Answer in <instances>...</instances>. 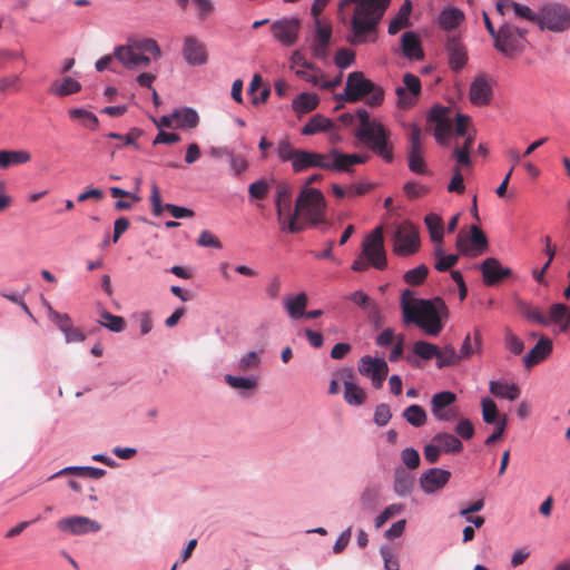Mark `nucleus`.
<instances>
[{
    "label": "nucleus",
    "instance_id": "obj_26",
    "mask_svg": "<svg viewBox=\"0 0 570 570\" xmlns=\"http://www.w3.org/2000/svg\"><path fill=\"white\" fill-rule=\"evenodd\" d=\"M401 50L410 60H422L424 51L420 37L412 31L404 32L401 37Z\"/></svg>",
    "mask_w": 570,
    "mask_h": 570
},
{
    "label": "nucleus",
    "instance_id": "obj_40",
    "mask_svg": "<svg viewBox=\"0 0 570 570\" xmlns=\"http://www.w3.org/2000/svg\"><path fill=\"white\" fill-rule=\"evenodd\" d=\"M332 128H333V122L331 119L324 117L323 115L316 114L302 128V134L309 136V135H314L317 132L331 130Z\"/></svg>",
    "mask_w": 570,
    "mask_h": 570
},
{
    "label": "nucleus",
    "instance_id": "obj_48",
    "mask_svg": "<svg viewBox=\"0 0 570 570\" xmlns=\"http://www.w3.org/2000/svg\"><path fill=\"white\" fill-rule=\"evenodd\" d=\"M99 316H100L99 323L102 326L110 330L111 332L119 333V332H122L126 327V322H125L124 317H121V316L114 315L105 309L100 312Z\"/></svg>",
    "mask_w": 570,
    "mask_h": 570
},
{
    "label": "nucleus",
    "instance_id": "obj_35",
    "mask_svg": "<svg viewBox=\"0 0 570 570\" xmlns=\"http://www.w3.org/2000/svg\"><path fill=\"white\" fill-rule=\"evenodd\" d=\"M30 159L31 155L26 150H0L1 169H7L11 166L27 164L30 161Z\"/></svg>",
    "mask_w": 570,
    "mask_h": 570
},
{
    "label": "nucleus",
    "instance_id": "obj_43",
    "mask_svg": "<svg viewBox=\"0 0 570 570\" xmlns=\"http://www.w3.org/2000/svg\"><path fill=\"white\" fill-rule=\"evenodd\" d=\"M461 361L462 358L460 357V354L454 350L453 346L446 345L442 350L439 348V354L436 355L438 368L455 366Z\"/></svg>",
    "mask_w": 570,
    "mask_h": 570
},
{
    "label": "nucleus",
    "instance_id": "obj_10",
    "mask_svg": "<svg viewBox=\"0 0 570 570\" xmlns=\"http://www.w3.org/2000/svg\"><path fill=\"white\" fill-rule=\"evenodd\" d=\"M419 247L416 228L410 223L399 225L393 236V252L399 256H410L416 253Z\"/></svg>",
    "mask_w": 570,
    "mask_h": 570
},
{
    "label": "nucleus",
    "instance_id": "obj_45",
    "mask_svg": "<svg viewBox=\"0 0 570 570\" xmlns=\"http://www.w3.org/2000/svg\"><path fill=\"white\" fill-rule=\"evenodd\" d=\"M519 312L528 320L533 321L540 325L548 326L547 316L538 308L524 301L518 302Z\"/></svg>",
    "mask_w": 570,
    "mask_h": 570
},
{
    "label": "nucleus",
    "instance_id": "obj_39",
    "mask_svg": "<svg viewBox=\"0 0 570 570\" xmlns=\"http://www.w3.org/2000/svg\"><path fill=\"white\" fill-rule=\"evenodd\" d=\"M464 14L458 8L444 9L439 17V24L444 30H452L463 21Z\"/></svg>",
    "mask_w": 570,
    "mask_h": 570
},
{
    "label": "nucleus",
    "instance_id": "obj_42",
    "mask_svg": "<svg viewBox=\"0 0 570 570\" xmlns=\"http://www.w3.org/2000/svg\"><path fill=\"white\" fill-rule=\"evenodd\" d=\"M456 401L455 393L451 391H442L435 393L431 399V412L432 414L444 411L445 409L452 406Z\"/></svg>",
    "mask_w": 570,
    "mask_h": 570
},
{
    "label": "nucleus",
    "instance_id": "obj_54",
    "mask_svg": "<svg viewBox=\"0 0 570 570\" xmlns=\"http://www.w3.org/2000/svg\"><path fill=\"white\" fill-rule=\"evenodd\" d=\"M377 492L374 489H365L360 497V509L364 513H372L376 509Z\"/></svg>",
    "mask_w": 570,
    "mask_h": 570
},
{
    "label": "nucleus",
    "instance_id": "obj_24",
    "mask_svg": "<svg viewBox=\"0 0 570 570\" xmlns=\"http://www.w3.org/2000/svg\"><path fill=\"white\" fill-rule=\"evenodd\" d=\"M445 48L451 69L461 70L468 62L466 49L462 41L459 38L451 37L448 39Z\"/></svg>",
    "mask_w": 570,
    "mask_h": 570
},
{
    "label": "nucleus",
    "instance_id": "obj_28",
    "mask_svg": "<svg viewBox=\"0 0 570 570\" xmlns=\"http://www.w3.org/2000/svg\"><path fill=\"white\" fill-rule=\"evenodd\" d=\"M307 303L308 297L306 293L302 292L297 295L287 296L284 299V307L291 318L298 320L304 316Z\"/></svg>",
    "mask_w": 570,
    "mask_h": 570
},
{
    "label": "nucleus",
    "instance_id": "obj_6",
    "mask_svg": "<svg viewBox=\"0 0 570 570\" xmlns=\"http://www.w3.org/2000/svg\"><path fill=\"white\" fill-rule=\"evenodd\" d=\"M525 35V29H520L510 23H503L498 29L494 47L504 56L513 57L523 51L527 43Z\"/></svg>",
    "mask_w": 570,
    "mask_h": 570
},
{
    "label": "nucleus",
    "instance_id": "obj_64",
    "mask_svg": "<svg viewBox=\"0 0 570 570\" xmlns=\"http://www.w3.org/2000/svg\"><path fill=\"white\" fill-rule=\"evenodd\" d=\"M401 458L410 470H414L420 465V454L414 448H405L401 453Z\"/></svg>",
    "mask_w": 570,
    "mask_h": 570
},
{
    "label": "nucleus",
    "instance_id": "obj_20",
    "mask_svg": "<svg viewBox=\"0 0 570 570\" xmlns=\"http://www.w3.org/2000/svg\"><path fill=\"white\" fill-rule=\"evenodd\" d=\"M183 56L190 66H202L208 60L207 49L204 42L194 36H188L184 40Z\"/></svg>",
    "mask_w": 570,
    "mask_h": 570
},
{
    "label": "nucleus",
    "instance_id": "obj_5",
    "mask_svg": "<svg viewBox=\"0 0 570 570\" xmlns=\"http://www.w3.org/2000/svg\"><path fill=\"white\" fill-rule=\"evenodd\" d=\"M345 99L348 102L365 101L371 107L381 106L384 101V89L366 78L362 71L347 75L345 83Z\"/></svg>",
    "mask_w": 570,
    "mask_h": 570
},
{
    "label": "nucleus",
    "instance_id": "obj_31",
    "mask_svg": "<svg viewBox=\"0 0 570 570\" xmlns=\"http://www.w3.org/2000/svg\"><path fill=\"white\" fill-rule=\"evenodd\" d=\"M346 298L351 302H353L355 305H357L360 308H362L364 312L367 313L368 317L372 320H375L380 315V309L376 303L364 292L356 291Z\"/></svg>",
    "mask_w": 570,
    "mask_h": 570
},
{
    "label": "nucleus",
    "instance_id": "obj_51",
    "mask_svg": "<svg viewBox=\"0 0 570 570\" xmlns=\"http://www.w3.org/2000/svg\"><path fill=\"white\" fill-rule=\"evenodd\" d=\"M302 149H295L288 140H282L277 147V155L282 161H291L293 170L295 171L296 159Z\"/></svg>",
    "mask_w": 570,
    "mask_h": 570
},
{
    "label": "nucleus",
    "instance_id": "obj_58",
    "mask_svg": "<svg viewBox=\"0 0 570 570\" xmlns=\"http://www.w3.org/2000/svg\"><path fill=\"white\" fill-rule=\"evenodd\" d=\"M511 8L513 9L517 17L525 19L539 26L540 12L535 13L528 6L520 4L518 2H511Z\"/></svg>",
    "mask_w": 570,
    "mask_h": 570
},
{
    "label": "nucleus",
    "instance_id": "obj_30",
    "mask_svg": "<svg viewBox=\"0 0 570 570\" xmlns=\"http://www.w3.org/2000/svg\"><path fill=\"white\" fill-rule=\"evenodd\" d=\"M482 334L478 328L473 331L472 335L466 334L459 352L460 357L462 360H466L474 354H480L482 350Z\"/></svg>",
    "mask_w": 570,
    "mask_h": 570
},
{
    "label": "nucleus",
    "instance_id": "obj_3",
    "mask_svg": "<svg viewBox=\"0 0 570 570\" xmlns=\"http://www.w3.org/2000/svg\"><path fill=\"white\" fill-rule=\"evenodd\" d=\"M302 216L312 226L325 222L326 200L320 189L304 186L296 199L293 215H291L288 232L292 234L304 230L305 225L298 222Z\"/></svg>",
    "mask_w": 570,
    "mask_h": 570
},
{
    "label": "nucleus",
    "instance_id": "obj_47",
    "mask_svg": "<svg viewBox=\"0 0 570 570\" xmlns=\"http://www.w3.org/2000/svg\"><path fill=\"white\" fill-rule=\"evenodd\" d=\"M176 127L178 128H195L198 125L199 117L193 109H183L175 111Z\"/></svg>",
    "mask_w": 570,
    "mask_h": 570
},
{
    "label": "nucleus",
    "instance_id": "obj_1",
    "mask_svg": "<svg viewBox=\"0 0 570 570\" xmlns=\"http://www.w3.org/2000/svg\"><path fill=\"white\" fill-rule=\"evenodd\" d=\"M391 0H341L338 13L343 14L345 7L355 4L351 18L352 36L348 38L351 45L357 46L367 41H375L377 24L386 11Z\"/></svg>",
    "mask_w": 570,
    "mask_h": 570
},
{
    "label": "nucleus",
    "instance_id": "obj_9",
    "mask_svg": "<svg viewBox=\"0 0 570 570\" xmlns=\"http://www.w3.org/2000/svg\"><path fill=\"white\" fill-rule=\"evenodd\" d=\"M539 27L553 32L570 28V11L560 3H549L540 8Z\"/></svg>",
    "mask_w": 570,
    "mask_h": 570
},
{
    "label": "nucleus",
    "instance_id": "obj_55",
    "mask_svg": "<svg viewBox=\"0 0 570 570\" xmlns=\"http://www.w3.org/2000/svg\"><path fill=\"white\" fill-rule=\"evenodd\" d=\"M428 274L429 268L426 267V265L422 264L413 269L407 271L404 274L403 278L405 283H407L409 285L417 286L425 281Z\"/></svg>",
    "mask_w": 570,
    "mask_h": 570
},
{
    "label": "nucleus",
    "instance_id": "obj_60",
    "mask_svg": "<svg viewBox=\"0 0 570 570\" xmlns=\"http://www.w3.org/2000/svg\"><path fill=\"white\" fill-rule=\"evenodd\" d=\"M335 65L341 69H346L355 61V52L347 48H341L335 55Z\"/></svg>",
    "mask_w": 570,
    "mask_h": 570
},
{
    "label": "nucleus",
    "instance_id": "obj_14",
    "mask_svg": "<svg viewBox=\"0 0 570 570\" xmlns=\"http://www.w3.org/2000/svg\"><path fill=\"white\" fill-rule=\"evenodd\" d=\"M292 187L285 183H281L276 188L275 206L277 220L282 230L288 232V224L292 210Z\"/></svg>",
    "mask_w": 570,
    "mask_h": 570
},
{
    "label": "nucleus",
    "instance_id": "obj_21",
    "mask_svg": "<svg viewBox=\"0 0 570 570\" xmlns=\"http://www.w3.org/2000/svg\"><path fill=\"white\" fill-rule=\"evenodd\" d=\"M450 478V471L432 468L421 475L420 485L425 493H434L441 490L449 482Z\"/></svg>",
    "mask_w": 570,
    "mask_h": 570
},
{
    "label": "nucleus",
    "instance_id": "obj_12",
    "mask_svg": "<svg viewBox=\"0 0 570 570\" xmlns=\"http://www.w3.org/2000/svg\"><path fill=\"white\" fill-rule=\"evenodd\" d=\"M358 372L371 379L375 389H381L389 373V365L383 358L365 355L361 357Z\"/></svg>",
    "mask_w": 570,
    "mask_h": 570
},
{
    "label": "nucleus",
    "instance_id": "obj_46",
    "mask_svg": "<svg viewBox=\"0 0 570 570\" xmlns=\"http://www.w3.org/2000/svg\"><path fill=\"white\" fill-rule=\"evenodd\" d=\"M356 117L360 120V129L356 131L355 136L361 139L371 131H373L376 126H381L382 124L376 120H371L370 114L367 110L361 108L356 111Z\"/></svg>",
    "mask_w": 570,
    "mask_h": 570
},
{
    "label": "nucleus",
    "instance_id": "obj_38",
    "mask_svg": "<svg viewBox=\"0 0 570 570\" xmlns=\"http://www.w3.org/2000/svg\"><path fill=\"white\" fill-rule=\"evenodd\" d=\"M433 257L435 259L434 268L438 272H448L458 263L460 254L445 255L442 244H439L434 246Z\"/></svg>",
    "mask_w": 570,
    "mask_h": 570
},
{
    "label": "nucleus",
    "instance_id": "obj_52",
    "mask_svg": "<svg viewBox=\"0 0 570 570\" xmlns=\"http://www.w3.org/2000/svg\"><path fill=\"white\" fill-rule=\"evenodd\" d=\"M413 353L424 361L436 358L439 347L435 344L417 341L413 345Z\"/></svg>",
    "mask_w": 570,
    "mask_h": 570
},
{
    "label": "nucleus",
    "instance_id": "obj_27",
    "mask_svg": "<svg viewBox=\"0 0 570 570\" xmlns=\"http://www.w3.org/2000/svg\"><path fill=\"white\" fill-rule=\"evenodd\" d=\"M489 391L495 397L507 399L509 401H515L521 394L518 384L503 381H490Z\"/></svg>",
    "mask_w": 570,
    "mask_h": 570
},
{
    "label": "nucleus",
    "instance_id": "obj_17",
    "mask_svg": "<svg viewBox=\"0 0 570 570\" xmlns=\"http://www.w3.org/2000/svg\"><path fill=\"white\" fill-rule=\"evenodd\" d=\"M299 20L297 18L277 20L272 24V33L282 45L293 46L298 37Z\"/></svg>",
    "mask_w": 570,
    "mask_h": 570
},
{
    "label": "nucleus",
    "instance_id": "obj_11",
    "mask_svg": "<svg viewBox=\"0 0 570 570\" xmlns=\"http://www.w3.org/2000/svg\"><path fill=\"white\" fill-rule=\"evenodd\" d=\"M390 131L383 126L376 128L360 140L370 145L371 149L382 157L384 161H393V146L389 142Z\"/></svg>",
    "mask_w": 570,
    "mask_h": 570
},
{
    "label": "nucleus",
    "instance_id": "obj_44",
    "mask_svg": "<svg viewBox=\"0 0 570 570\" xmlns=\"http://www.w3.org/2000/svg\"><path fill=\"white\" fill-rule=\"evenodd\" d=\"M402 415L407 423L415 428L423 426L426 423V412L421 405L417 404L407 406L403 411Z\"/></svg>",
    "mask_w": 570,
    "mask_h": 570
},
{
    "label": "nucleus",
    "instance_id": "obj_18",
    "mask_svg": "<svg viewBox=\"0 0 570 570\" xmlns=\"http://www.w3.org/2000/svg\"><path fill=\"white\" fill-rule=\"evenodd\" d=\"M492 79L481 73L475 77L470 86V100L473 105L476 106H487L491 102L493 90H492Z\"/></svg>",
    "mask_w": 570,
    "mask_h": 570
},
{
    "label": "nucleus",
    "instance_id": "obj_25",
    "mask_svg": "<svg viewBox=\"0 0 570 570\" xmlns=\"http://www.w3.org/2000/svg\"><path fill=\"white\" fill-rule=\"evenodd\" d=\"M429 118L431 121L435 122L434 137L436 141L444 144L452 132V122L448 119L445 109L434 108Z\"/></svg>",
    "mask_w": 570,
    "mask_h": 570
},
{
    "label": "nucleus",
    "instance_id": "obj_56",
    "mask_svg": "<svg viewBox=\"0 0 570 570\" xmlns=\"http://www.w3.org/2000/svg\"><path fill=\"white\" fill-rule=\"evenodd\" d=\"M409 169L417 175H428L425 160L423 153H407Z\"/></svg>",
    "mask_w": 570,
    "mask_h": 570
},
{
    "label": "nucleus",
    "instance_id": "obj_23",
    "mask_svg": "<svg viewBox=\"0 0 570 570\" xmlns=\"http://www.w3.org/2000/svg\"><path fill=\"white\" fill-rule=\"evenodd\" d=\"M150 202L153 206V214L155 216H159L164 209L169 212L170 215L175 218H191L195 215L191 209L180 207L177 205L166 204L165 206H163L159 189L155 184L151 186Z\"/></svg>",
    "mask_w": 570,
    "mask_h": 570
},
{
    "label": "nucleus",
    "instance_id": "obj_61",
    "mask_svg": "<svg viewBox=\"0 0 570 570\" xmlns=\"http://www.w3.org/2000/svg\"><path fill=\"white\" fill-rule=\"evenodd\" d=\"M453 177L448 185V191L463 194L465 190L463 175L461 173V168L459 166H454L452 169Z\"/></svg>",
    "mask_w": 570,
    "mask_h": 570
},
{
    "label": "nucleus",
    "instance_id": "obj_8",
    "mask_svg": "<svg viewBox=\"0 0 570 570\" xmlns=\"http://www.w3.org/2000/svg\"><path fill=\"white\" fill-rule=\"evenodd\" d=\"M362 254L371 266L383 271L387 266L386 253L384 249L383 228H374L362 243Z\"/></svg>",
    "mask_w": 570,
    "mask_h": 570
},
{
    "label": "nucleus",
    "instance_id": "obj_34",
    "mask_svg": "<svg viewBox=\"0 0 570 570\" xmlns=\"http://www.w3.org/2000/svg\"><path fill=\"white\" fill-rule=\"evenodd\" d=\"M433 443H436L441 450L445 453H460L463 450L462 442L453 434L446 432L436 433L433 439Z\"/></svg>",
    "mask_w": 570,
    "mask_h": 570
},
{
    "label": "nucleus",
    "instance_id": "obj_57",
    "mask_svg": "<svg viewBox=\"0 0 570 570\" xmlns=\"http://www.w3.org/2000/svg\"><path fill=\"white\" fill-rule=\"evenodd\" d=\"M226 383L236 390H253L257 385V381L255 379L239 377L227 374L225 376Z\"/></svg>",
    "mask_w": 570,
    "mask_h": 570
},
{
    "label": "nucleus",
    "instance_id": "obj_4",
    "mask_svg": "<svg viewBox=\"0 0 570 570\" xmlns=\"http://www.w3.org/2000/svg\"><path fill=\"white\" fill-rule=\"evenodd\" d=\"M114 55L125 68L135 69L147 67L150 63L148 55L157 59L161 51L156 40L146 38L130 40L126 46L115 48Z\"/></svg>",
    "mask_w": 570,
    "mask_h": 570
},
{
    "label": "nucleus",
    "instance_id": "obj_59",
    "mask_svg": "<svg viewBox=\"0 0 570 570\" xmlns=\"http://www.w3.org/2000/svg\"><path fill=\"white\" fill-rule=\"evenodd\" d=\"M570 314V308L561 303L552 304L549 311L548 318V325L551 323H559L562 322L564 317H567Z\"/></svg>",
    "mask_w": 570,
    "mask_h": 570
},
{
    "label": "nucleus",
    "instance_id": "obj_33",
    "mask_svg": "<svg viewBox=\"0 0 570 570\" xmlns=\"http://www.w3.org/2000/svg\"><path fill=\"white\" fill-rule=\"evenodd\" d=\"M412 11V2L410 0H405L404 3L399 9L396 16L391 20L389 24V33L396 35L403 28L410 26V14Z\"/></svg>",
    "mask_w": 570,
    "mask_h": 570
},
{
    "label": "nucleus",
    "instance_id": "obj_2",
    "mask_svg": "<svg viewBox=\"0 0 570 570\" xmlns=\"http://www.w3.org/2000/svg\"><path fill=\"white\" fill-rule=\"evenodd\" d=\"M401 307L406 324H415L431 336H438L441 333L443 328L441 316L448 312L441 298H414L413 292L405 289L401 295Z\"/></svg>",
    "mask_w": 570,
    "mask_h": 570
},
{
    "label": "nucleus",
    "instance_id": "obj_41",
    "mask_svg": "<svg viewBox=\"0 0 570 570\" xmlns=\"http://www.w3.org/2000/svg\"><path fill=\"white\" fill-rule=\"evenodd\" d=\"M320 99L316 94L303 92L293 101V109L298 114L311 112L318 106Z\"/></svg>",
    "mask_w": 570,
    "mask_h": 570
},
{
    "label": "nucleus",
    "instance_id": "obj_62",
    "mask_svg": "<svg viewBox=\"0 0 570 570\" xmlns=\"http://www.w3.org/2000/svg\"><path fill=\"white\" fill-rule=\"evenodd\" d=\"M402 511L401 504H391L384 509L382 513H380L375 520L374 525L376 529L382 528L392 517L400 513Z\"/></svg>",
    "mask_w": 570,
    "mask_h": 570
},
{
    "label": "nucleus",
    "instance_id": "obj_36",
    "mask_svg": "<svg viewBox=\"0 0 570 570\" xmlns=\"http://www.w3.org/2000/svg\"><path fill=\"white\" fill-rule=\"evenodd\" d=\"M80 90V82L71 77H65L60 81H53L49 87V92L58 97H65L68 95L77 94Z\"/></svg>",
    "mask_w": 570,
    "mask_h": 570
},
{
    "label": "nucleus",
    "instance_id": "obj_29",
    "mask_svg": "<svg viewBox=\"0 0 570 570\" xmlns=\"http://www.w3.org/2000/svg\"><path fill=\"white\" fill-rule=\"evenodd\" d=\"M346 376L347 379L344 380V400L350 405H362L366 400L364 390L352 381V372H347Z\"/></svg>",
    "mask_w": 570,
    "mask_h": 570
},
{
    "label": "nucleus",
    "instance_id": "obj_53",
    "mask_svg": "<svg viewBox=\"0 0 570 570\" xmlns=\"http://www.w3.org/2000/svg\"><path fill=\"white\" fill-rule=\"evenodd\" d=\"M504 347L513 355H521L524 350V342L511 328L507 327L504 330Z\"/></svg>",
    "mask_w": 570,
    "mask_h": 570
},
{
    "label": "nucleus",
    "instance_id": "obj_16",
    "mask_svg": "<svg viewBox=\"0 0 570 570\" xmlns=\"http://www.w3.org/2000/svg\"><path fill=\"white\" fill-rule=\"evenodd\" d=\"M57 528L71 535H82L99 531L101 525L88 517L75 515L60 519L57 522Z\"/></svg>",
    "mask_w": 570,
    "mask_h": 570
},
{
    "label": "nucleus",
    "instance_id": "obj_50",
    "mask_svg": "<svg viewBox=\"0 0 570 570\" xmlns=\"http://www.w3.org/2000/svg\"><path fill=\"white\" fill-rule=\"evenodd\" d=\"M69 116L72 120L81 121V124L89 129H96L99 125L95 114L81 108L70 109Z\"/></svg>",
    "mask_w": 570,
    "mask_h": 570
},
{
    "label": "nucleus",
    "instance_id": "obj_37",
    "mask_svg": "<svg viewBox=\"0 0 570 570\" xmlns=\"http://www.w3.org/2000/svg\"><path fill=\"white\" fill-rule=\"evenodd\" d=\"M424 223L430 234L431 240L435 244H443L444 225L441 216L430 213L425 216Z\"/></svg>",
    "mask_w": 570,
    "mask_h": 570
},
{
    "label": "nucleus",
    "instance_id": "obj_63",
    "mask_svg": "<svg viewBox=\"0 0 570 570\" xmlns=\"http://www.w3.org/2000/svg\"><path fill=\"white\" fill-rule=\"evenodd\" d=\"M269 190V185L265 179H259L252 183L248 187L249 196L253 199H264Z\"/></svg>",
    "mask_w": 570,
    "mask_h": 570
},
{
    "label": "nucleus",
    "instance_id": "obj_22",
    "mask_svg": "<svg viewBox=\"0 0 570 570\" xmlns=\"http://www.w3.org/2000/svg\"><path fill=\"white\" fill-rule=\"evenodd\" d=\"M553 351V342L548 336H541L537 344L523 357V365L530 370L546 361Z\"/></svg>",
    "mask_w": 570,
    "mask_h": 570
},
{
    "label": "nucleus",
    "instance_id": "obj_32",
    "mask_svg": "<svg viewBox=\"0 0 570 570\" xmlns=\"http://www.w3.org/2000/svg\"><path fill=\"white\" fill-rule=\"evenodd\" d=\"M334 154L333 170L336 171H350L352 166L367 160V156L342 154L337 149H334Z\"/></svg>",
    "mask_w": 570,
    "mask_h": 570
},
{
    "label": "nucleus",
    "instance_id": "obj_7",
    "mask_svg": "<svg viewBox=\"0 0 570 570\" xmlns=\"http://www.w3.org/2000/svg\"><path fill=\"white\" fill-rule=\"evenodd\" d=\"M455 247L460 255L478 257L488 250L489 242L483 230L478 225H472L469 233L459 232Z\"/></svg>",
    "mask_w": 570,
    "mask_h": 570
},
{
    "label": "nucleus",
    "instance_id": "obj_13",
    "mask_svg": "<svg viewBox=\"0 0 570 570\" xmlns=\"http://www.w3.org/2000/svg\"><path fill=\"white\" fill-rule=\"evenodd\" d=\"M334 149L326 154L303 150L299 153L295 164V173H301L308 168L318 167L325 170H333Z\"/></svg>",
    "mask_w": 570,
    "mask_h": 570
},
{
    "label": "nucleus",
    "instance_id": "obj_19",
    "mask_svg": "<svg viewBox=\"0 0 570 570\" xmlns=\"http://www.w3.org/2000/svg\"><path fill=\"white\" fill-rule=\"evenodd\" d=\"M480 271L483 282L488 286H494L512 275L511 268L503 267L499 259L494 257L485 258L480 265Z\"/></svg>",
    "mask_w": 570,
    "mask_h": 570
},
{
    "label": "nucleus",
    "instance_id": "obj_49",
    "mask_svg": "<svg viewBox=\"0 0 570 570\" xmlns=\"http://www.w3.org/2000/svg\"><path fill=\"white\" fill-rule=\"evenodd\" d=\"M482 417L487 424L497 425L498 421L502 417L499 415V411L495 402L490 397H483L481 400Z\"/></svg>",
    "mask_w": 570,
    "mask_h": 570
},
{
    "label": "nucleus",
    "instance_id": "obj_15",
    "mask_svg": "<svg viewBox=\"0 0 570 570\" xmlns=\"http://www.w3.org/2000/svg\"><path fill=\"white\" fill-rule=\"evenodd\" d=\"M421 81L417 76L406 72L403 76V86L396 88L397 106L407 109L414 106L421 94Z\"/></svg>",
    "mask_w": 570,
    "mask_h": 570
}]
</instances>
